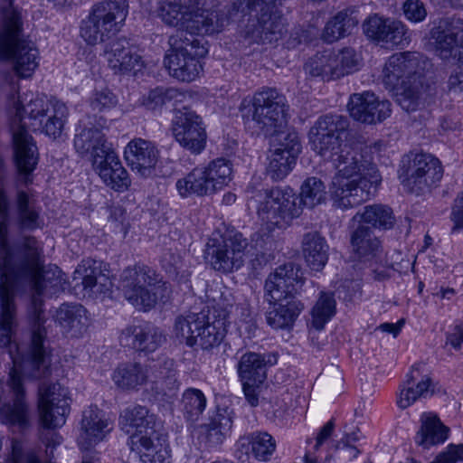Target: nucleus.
<instances>
[{
    "mask_svg": "<svg viewBox=\"0 0 463 463\" xmlns=\"http://www.w3.org/2000/svg\"><path fill=\"white\" fill-rule=\"evenodd\" d=\"M93 169L106 185L117 192L128 190L131 184L128 174L115 151L109 152L101 162L93 165Z\"/></svg>",
    "mask_w": 463,
    "mask_h": 463,
    "instance_id": "nucleus-32",
    "label": "nucleus"
},
{
    "mask_svg": "<svg viewBox=\"0 0 463 463\" xmlns=\"http://www.w3.org/2000/svg\"><path fill=\"white\" fill-rule=\"evenodd\" d=\"M175 189L182 199L212 195L204 171L200 165L192 169L175 182Z\"/></svg>",
    "mask_w": 463,
    "mask_h": 463,
    "instance_id": "nucleus-38",
    "label": "nucleus"
},
{
    "mask_svg": "<svg viewBox=\"0 0 463 463\" xmlns=\"http://www.w3.org/2000/svg\"><path fill=\"white\" fill-rule=\"evenodd\" d=\"M442 176L443 167L437 157L430 154H418L415 156L407 175L400 178L402 185L410 193L420 194L439 183Z\"/></svg>",
    "mask_w": 463,
    "mask_h": 463,
    "instance_id": "nucleus-15",
    "label": "nucleus"
},
{
    "mask_svg": "<svg viewBox=\"0 0 463 463\" xmlns=\"http://www.w3.org/2000/svg\"><path fill=\"white\" fill-rule=\"evenodd\" d=\"M353 250L362 261L381 260L383 248L379 239L365 226H359L351 236Z\"/></svg>",
    "mask_w": 463,
    "mask_h": 463,
    "instance_id": "nucleus-34",
    "label": "nucleus"
},
{
    "mask_svg": "<svg viewBox=\"0 0 463 463\" xmlns=\"http://www.w3.org/2000/svg\"><path fill=\"white\" fill-rule=\"evenodd\" d=\"M124 156L132 170L137 171L141 175H146L150 174L151 169L155 167L157 162L158 150L154 143L137 138L128 144L124 151Z\"/></svg>",
    "mask_w": 463,
    "mask_h": 463,
    "instance_id": "nucleus-28",
    "label": "nucleus"
},
{
    "mask_svg": "<svg viewBox=\"0 0 463 463\" xmlns=\"http://www.w3.org/2000/svg\"><path fill=\"white\" fill-rule=\"evenodd\" d=\"M358 24L356 17L348 10L338 12L329 20L323 32V39L327 43H334L351 33V31Z\"/></svg>",
    "mask_w": 463,
    "mask_h": 463,
    "instance_id": "nucleus-45",
    "label": "nucleus"
},
{
    "mask_svg": "<svg viewBox=\"0 0 463 463\" xmlns=\"http://www.w3.org/2000/svg\"><path fill=\"white\" fill-rule=\"evenodd\" d=\"M197 35L183 38L182 33L169 37L170 49L165 55L164 63L169 74L181 81L194 80L202 65L199 59L204 57L207 49Z\"/></svg>",
    "mask_w": 463,
    "mask_h": 463,
    "instance_id": "nucleus-10",
    "label": "nucleus"
},
{
    "mask_svg": "<svg viewBox=\"0 0 463 463\" xmlns=\"http://www.w3.org/2000/svg\"><path fill=\"white\" fill-rule=\"evenodd\" d=\"M175 141L193 155H200L206 147L207 132L203 118L194 111L177 110L172 121Z\"/></svg>",
    "mask_w": 463,
    "mask_h": 463,
    "instance_id": "nucleus-13",
    "label": "nucleus"
},
{
    "mask_svg": "<svg viewBox=\"0 0 463 463\" xmlns=\"http://www.w3.org/2000/svg\"><path fill=\"white\" fill-rule=\"evenodd\" d=\"M386 32L388 33V37H386L383 43L390 44L392 46H405L411 42V35L408 29L401 21L392 20L390 22V28Z\"/></svg>",
    "mask_w": 463,
    "mask_h": 463,
    "instance_id": "nucleus-52",
    "label": "nucleus"
},
{
    "mask_svg": "<svg viewBox=\"0 0 463 463\" xmlns=\"http://www.w3.org/2000/svg\"><path fill=\"white\" fill-rule=\"evenodd\" d=\"M119 288L124 298L140 311H148L158 302H166L171 295L169 283L163 281L151 268L139 264L122 271Z\"/></svg>",
    "mask_w": 463,
    "mask_h": 463,
    "instance_id": "nucleus-7",
    "label": "nucleus"
},
{
    "mask_svg": "<svg viewBox=\"0 0 463 463\" xmlns=\"http://www.w3.org/2000/svg\"><path fill=\"white\" fill-rule=\"evenodd\" d=\"M53 98L25 93L14 104L15 116L20 123L28 119V124L36 130V127L46 118V113L52 109Z\"/></svg>",
    "mask_w": 463,
    "mask_h": 463,
    "instance_id": "nucleus-31",
    "label": "nucleus"
},
{
    "mask_svg": "<svg viewBox=\"0 0 463 463\" xmlns=\"http://www.w3.org/2000/svg\"><path fill=\"white\" fill-rule=\"evenodd\" d=\"M177 380V370L173 359L165 358L158 364L154 365V371L149 374L152 383H161L166 388H173Z\"/></svg>",
    "mask_w": 463,
    "mask_h": 463,
    "instance_id": "nucleus-49",
    "label": "nucleus"
},
{
    "mask_svg": "<svg viewBox=\"0 0 463 463\" xmlns=\"http://www.w3.org/2000/svg\"><path fill=\"white\" fill-rule=\"evenodd\" d=\"M304 280L301 269L293 263L280 265L265 280L264 290L267 301L297 299Z\"/></svg>",
    "mask_w": 463,
    "mask_h": 463,
    "instance_id": "nucleus-16",
    "label": "nucleus"
},
{
    "mask_svg": "<svg viewBox=\"0 0 463 463\" xmlns=\"http://www.w3.org/2000/svg\"><path fill=\"white\" fill-rule=\"evenodd\" d=\"M114 423L106 412L97 406H90L82 412L78 445L87 450L102 441L113 430Z\"/></svg>",
    "mask_w": 463,
    "mask_h": 463,
    "instance_id": "nucleus-22",
    "label": "nucleus"
},
{
    "mask_svg": "<svg viewBox=\"0 0 463 463\" xmlns=\"http://www.w3.org/2000/svg\"><path fill=\"white\" fill-rule=\"evenodd\" d=\"M442 457H445L449 463H456L458 460H463V445H449L446 451L442 452Z\"/></svg>",
    "mask_w": 463,
    "mask_h": 463,
    "instance_id": "nucleus-61",
    "label": "nucleus"
},
{
    "mask_svg": "<svg viewBox=\"0 0 463 463\" xmlns=\"http://www.w3.org/2000/svg\"><path fill=\"white\" fill-rule=\"evenodd\" d=\"M431 38L435 41L436 52L444 61H454L463 65V28L447 24L431 31Z\"/></svg>",
    "mask_w": 463,
    "mask_h": 463,
    "instance_id": "nucleus-25",
    "label": "nucleus"
},
{
    "mask_svg": "<svg viewBox=\"0 0 463 463\" xmlns=\"http://www.w3.org/2000/svg\"><path fill=\"white\" fill-rule=\"evenodd\" d=\"M0 60L12 61L20 78L31 77L39 65V51L24 37V24L19 10L10 5L3 10L0 27Z\"/></svg>",
    "mask_w": 463,
    "mask_h": 463,
    "instance_id": "nucleus-5",
    "label": "nucleus"
},
{
    "mask_svg": "<svg viewBox=\"0 0 463 463\" xmlns=\"http://www.w3.org/2000/svg\"><path fill=\"white\" fill-rule=\"evenodd\" d=\"M117 102L116 96L108 89L96 90L90 99L92 110L98 112L114 108Z\"/></svg>",
    "mask_w": 463,
    "mask_h": 463,
    "instance_id": "nucleus-54",
    "label": "nucleus"
},
{
    "mask_svg": "<svg viewBox=\"0 0 463 463\" xmlns=\"http://www.w3.org/2000/svg\"><path fill=\"white\" fill-rule=\"evenodd\" d=\"M248 205L256 208L259 218L272 227L284 228L300 216L302 205L314 208L318 203V180L307 177L300 187V200L290 186L264 188L252 179L245 189Z\"/></svg>",
    "mask_w": 463,
    "mask_h": 463,
    "instance_id": "nucleus-2",
    "label": "nucleus"
},
{
    "mask_svg": "<svg viewBox=\"0 0 463 463\" xmlns=\"http://www.w3.org/2000/svg\"><path fill=\"white\" fill-rule=\"evenodd\" d=\"M301 151V144L296 132H288L279 140L278 147L269 156L267 175L274 182L283 180L294 168Z\"/></svg>",
    "mask_w": 463,
    "mask_h": 463,
    "instance_id": "nucleus-20",
    "label": "nucleus"
},
{
    "mask_svg": "<svg viewBox=\"0 0 463 463\" xmlns=\"http://www.w3.org/2000/svg\"><path fill=\"white\" fill-rule=\"evenodd\" d=\"M268 302L270 307L266 313V320L274 329L291 328L303 309V305L298 299Z\"/></svg>",
    "mask_w": 463,
    "mask_h": 463,
    "instance_id": "nucleus-33",
    "label": "nucleus"
},
{
    "mask_svg": "<svg viewBox=\"0 0 463 463\" xmlns=\"http://www.w3.org/2000/svg\"><path fill=\"white\" fill-rule=\"evenodd\" d=\"M392 20L383 19L378 15L370 16L363 24L365 35L376 42L383 43L388 33L386 31L390 28V22Z\"/></svg>",
    "mask_w": 463,
    "mask_h": 463,
    "instance_id": "nucleus-50",
    "label": "nucleus"
},
{
    "mask_svg": "<svg viewBox=\"0 0 463 463\" xmlns=\"http://www.w3.org/2000/svg\"><path fill=\"white\" fill-rule=\"evenodd\" d=\"M229 312L217 306H207L200 312L178 316L174 324V335L188 347L213 351L220 346L227 334Z\"/></svg>",
    "mask_w": 463,
    "mask_h": 463,
    "instance_id": "nucleus-3",
    "label": "nucleus"
},
{
    "mask_svg": "<svg viewBox=\"0 0 463 463\" xmlns=\"http://www.w3.org/2000/svg\"><path fill=\"white\" fill-rule=\"evenodd\" d=\"M418 368L413 366L410 373L407 374L406 382L402 385L398 397V406L406 409L417 401L420 397H426L430 391L431 381L428 376H424L419 383L415 384L418 375H415Z\"/></svg>",
    "mask_w": 463,
    "mask_h": 463,
    "instance_id": "nucleus-40",
    "label": "nucleus"
},
{
    "mask_svg": "<svg viewBox=\"0 0 463 463\" xmlns=\"http://www.w3.org/2000/svg\"><path fill=\"white\" fill-rule=\"evenodd\" d=\"M213 194L227 186L232 180V164L230 160L218 157L205 165H200Z\"/></svg>",
    "mask_w": 463,
    "mask_h": 463,
    "instance_id": "nucleus-43",
    "label": "nucleus"
},
{
    "mask_svg": "<svg viewBox=\"0 0 463 463\" xmlns=\"http://www.w3.org/2000/svg\"><path fill=\"white\" fill-rule=\"evenodd\" d=\"M115 385L124 391L137 390L149 380L148 369L137 363L119 364L111 375Z\"/></svg>",
    "mask_w": 463,
    "mask_h": 463,
    "instance_id": "nucleus-36",
    "label": "nucleus"
},
{
    "mask_svg": "<svg viewBox=\"0 0 463 463\" xmlns=\"http://www.w3.org/2000/svg\"><path fill=\"white\" fill-rule=\"evenodd\" d=\"M318 232H308L302 241V251L306 262L312 270H318Z\"/></svg>",
    "mask_w": 463,
    "mask_h": 463,
    "instance_id": "nucleus-51",
    "label": "nucleus"
},
{
    "mask_svg": "<svg viewBox=\"0 0 463 463\" xmlns=\"http://www.w3.org/2000/svg\"><path fill=\"white\" fill-rule=\"evenodd\" d=\"M228 409H218L209 418V422L204 424L206 439L210 447L222 444L230 435L232 427V415Z\"/></svg>",
    "mask_w": 463,
    "mask_h": 463,
    "instance_id": "nucleus-42",
    "label": "nucleus"
},
{
    "mask_svg": "<svg viewBox=\"0 0 463 463\" xmlns=\"http://www.w3.org/2000/svg\"><path fill=\"white\" fill-rule=\"evenodd\" d=\"M246 454H251L259 461H269L276 450V439L267 431L254 430L243 435L238 441Z\"/></svg>",
    "mask_w": 463,
    "mask_h": 463,
    "instance_id": "nucleus-35",
    "label": "nucleus"
},
{
    "mask_svg": "<svg viewBox=\"0 0 463 463\" xmlns=\"http://www.w3.org/2000/svg\"><path fill=\"white\" fill-rule=\"evenodd\" d=\"M131 450L139 456V463H170V447L165 431L148 438L134 437Z\"/></svg>",
    "mask_w": 463,
    "mask_h": 463,
    "instance_id": "nucleus-27",
    "label": "nucleus"
},
{
    "mask_svg": "<svg viewBox=\"0 0 463 463\" xmlns=\"http://www.w3.org/2000/svg\"><path fill=\"white\" fill-rule=\"evenodd\" d=\"M295 34L297 35L296 39H298V43H310L317 34V28L315 24H312L307 30L301 29V34H299L298 32H296Z\"/></svg>",
    "mask_w": 463,
    "mask_h": 463,
    "instance_id": "nucleus-64",
    "label": "nucleus"
},
{
    "mask_svg": "<svg viewBox=\"0 0 463 463\" xmlns=\"http://www.w3.org/2000/svg\"><path fill=\"white\" fill-rule=\"evenodd\" d=\"M104 57L115 74H137L145 67L143 57L137 46L125 37L118 38L105 45Z\"/></svg>",
    "mask_w": 463,
    "mask_h": 463,
    "instance_id": "nucleus-17",
    "label": "nucleus"
},
{
    "mask_svg": "<svg viewBox=\"0 0 463 463\" xmlns=\"http://www.w3.org/2000/svg\"><path fill=\"white\" fill-rule=\"evenodd\" d=\"M420 429L415 437V441L419 446L430 449L446 441L449 430L442 424L437 416L424 413L420 418Z\"/></svg>",
    "mask_w": 463,
    "mask_h": 463,
    "instance_id": "nucleus-37",
    "label": "nucleus"
},
{
    "mask_svg": "<svg viewBox=\"0 0 463 463\" xmlns=\"http://www.w3.org/2000/svg\"><path fill=\"white\" fill-rule=\"evenodd\" d=\"M276 0H234L232 11L242 14L259 10V14L248 20L244 38L250 43H272L287 33L286 19L275 5Z\"/></svg>",
    "mask_w": 463,
    "mask_h": 463,
    "instance_id": "nucleus-8",
    "label": "nucleus"
},
{
    "mask_svg": "<svg viewBox=\"0 0 463 463\" xmlns=\"http://www.w3.org/2000/svg\"><path fill=\"white\" fill-rule=\"evenodd\" d=\"M263 383H241L247 402L252 407L259 405V389Z\"/></svg>",
    "mask_w": 463,
    "mask_h": 463,
    "instance_id": "nucleus-60",
    "label": "nucleus"
},
{
    "mask_svg": "<svg viewBox=\"0 0 463 463\" xmlns=\"http://www.w3.org/2000/svg\"><path fill=\"white\" fill-rule=\"evenodd\" d=\"M4 463H43L33 450H24L22 441L12 440V450Z\"/></svg>",
    "mask_w": 463,
    "mask_h": 463,
    "instance_id": "nucleus-53",
    "label": "nucleus"
},
{
    "mask_svg": "<svg viewBox=\"0 0 463 463\" xmlns=\"http://www.w3.org/2000/svg\"><path fill=\"white\" fill-rule=\"evenodd\" d=\"M75 274L81 277L83 288L90 293H106L110 288L109 279L101 273L95 260H82Z\"/></svg>",
    "mask_w": 463,
    "mask_h": 463,
    "instance_id": "nucleus-39",
    "label": "nucleus"
},
{
    "mask_svg": "<svg viewBox=\"0 0 463 463\" xmlns=\"http://www.w3.org/2000/svg\"><path fill=\"white\" fill-rule=\"evenodd\" d=\"M125 0H105L94 5L81 21L80 35L90 45L105 42L118 33L128 16Z\"/></svg>",
    "mask_w": 463,
    "mask_h": 463,
    "instance_id": "nucleus-9",
    "label": "nucleus"
},
{
    "mask_svg": "<svg viewBox=\"0 0 463 463\" xmlns=\"http://www.w3.org/2000/svg\"><path fill=\"white\" fill-rule=\"evenodd\" d=\"M447 343L455 349L461 346L463 344V323L454 327L453 331L447 336Z\"/></svg>",
    "mask_w": 463,
    "mask_h": 463,
    "instance_id": "nucleus-62",
    "label": "nucleus"
},
{
    "mask_svg": "<svg viewBox=\"0 0 463 463\" xmlns=\"http://www.w3.org/2000/svg\"><path fill=\"white\" fill-rule=\"evenodd\" d=\"M449 220L452 222L449 232L451 235L463 231V191L458 193L453 201Z\"/></svg>",
    "mask_w": 463,
    "mask_h": 463,
    "instance_id": "nucleus-56",
    "label": "nucleus"
},
{
    "mask_svg": "<svg viewBox=\"0 0 463 463\" xmlns=\"http://www.w3.org/2000/svg\"><path fill=\"white\" fill-rule=\"evenodd\" d=\"M69 109L64 102L56 98L52 99V109L46 113V118L36 127L47 137L56 139L60 137L68 122Z\"/></svg>",
    "mask_w": 463,
    "mask_h": 463,
    "instance_id": "nucleus-41",
    "label": "nucleus"
},
{
    "mask_svg": "<svg viewBox=\"0 0 463 463\" xmlns=\"http://www.w3.org/2000/svg\"><path fill=\"white\" fill-rule=\"evenodd\" d=\"M355 222H365L379 229H390L394 223L392 209L386 205L365 206L363 213H357L352 219Z\"/></svg>",
    "mask_w": 463,
    "mask_h": 463,
    "instance_id": "nucleus-47",
    "label": "nucleus"
},
{
    "mask_svg": "<svg viewBox=\"0 0 463 463\" xmlns=\"http://www.w3.org/2000/svg\"><path fill=\"white\" fill-rule=\"evenodd\" d=\"M207 399L203 392L196 388L186 389L182 396V410L184 417L195 421L206 408Z\"/></svg>",
    "mask_w": 463,
    "mask_h": 463,
    "instance_id": "nucleus-48",
    "label": "nucleus"
},
{
    "mask_svg": "<svg viewBox=\"0 0 463 463\" xmlns=\"http://www.w3.org/2000/svg\"><path fill=\"white\" fill-rule=\"evenodd\" d=\"M336 313V301L331 292L320 293V330Z\"/></svg>",
    "mask_w": 463,
    "mask_h": 463,
    "instance_id": "nucleus-58",
    "label": "nucleus"
},
{
    "mask_svg": "<svg viewBox=\"0 0 463 463\" xmlns=\"http://www.w3.org/2000/svg\"><path fill=\"white\" fill-rule=\"evenodd\" d=\"M14 210L16 224L21 230L34 231L43 227L42 207L30 191L16 192Z\"/></svg>",
    "mask_w": 463,
    "mask_h": 463,
    "instance_id": "nucleus-29",
    "label": "nucleus"
},
{
    "mask_svg": "<svg viewBox=\"0 0 463 463\" xmlns=\"http://www.w3.org/2000/svg\"><path fill=\"white\" fill-rule=\"evenodd\" d=\"M402 11L405 18L411 23H420L427 16L425 5L420 0H406Z\"/></svg>",
    "mask_w": 463,
    "mask_h": 463,
    "instance_id": "nucleus-55",
    "label": "nucleus"
},
{
    "mask_svg": "<svg viewBox=\"0 0 463 463\" xmlns=\"http://www.w3.org/2000/svg\"><path fill=\"white\" fill-rule=\"evenodd\" d=\"M335 427V418H331L321 429H320V449L330 452L331 450H337L341 447V440H335L334 430Z\"/></svg>",
    "mask_w": 463,
    "mask_h": 463,
    "instance_id": "nucleus-57",
    "label": "nucleus"
},
{
    "mask_svg": "<svg viewBox=\"0 0 463 463\" xmlns=\"http://www.w3.org/2000/svg\"><path fill=\"white\" fill-rule=\"evenodd\" d=\"M248 246V239L241 232H229L221 240L208 241L204 257L214 270L232 273L244 265Z\"/></svg>",
    "mask_w": 463,
    "mask_h": 463,
    "instance_id": "nucleus-12",
    "label": "nucleus"
},
{
    "mask_svg": "<svg viewBox=\"0 0 463 463\" xmlns=\"http://www.w3.org/2000/svg\"><path fill=\"white\" fill-rule=\"evenodd\" d=\"M357 439L358 438L354 433L346 435L345 438L341 439L340 448L346 449L349 452V457L351 458H356L360 453L359 449L353 445V443L355 442Z\"/></svg>",
    "mask_w": 463,
    "mask_h": 463,
    "instance_id": "nucleus-63",
    "label": "nucleus"
},
{
    "mask_svg": "<svg viewBox=\"0 0 463 463\" xmlns=\"http://www.w3.org/2000/svg\"><path fill=\"white\" fill-rule=\"evenodd\" d=\"M68 390L59 383H42L39 386L38 409L44 428L63 426L70 412Z\"/></svg>",
    "mask_w": 463,
    "mask_h": 463,
    "instance_id": "nucleus-14",
    "label": "nucleus"
},
{
    "mask_svg": "<svg viewBox=\"0 0 463 463\" xmlns=\"http://www.w3.org/2000/svg\"><path fill=\"white\" fill-rule=\"evenodd\" d=\"M448 89L450 92H463V69L460 66L455 68L448 80Z\"/></svg>",
    "mask_w": 463,
    "mask_h": 463,
    "instance_id": "nucleus-59",
    "label": "nucleus"
},
{
    "mask_svg": "<svg viewBox=\"0 0 463 463\" xmlns=\"http://www.w3.org/2000/svg\"><path fill=\"white\" fill-rule=\"evenodd\" d=\"M250 104L251 108L243 117L250 118L261 130L277 132L287 124V99L276 88H260L253 94Z\"/></svg>",
    "mask_w": 463,
    "mask_h": 463,
    "instance_id": "nucleus-11",
    "label": "nucleus"
},
{
    "mask_svg": "<svg viewBox=\"0 0 463 463\" xmlns=\"http://www.w3.org/2000/svg\"><path fill=\"white\" fill-rule=\"evenodd\" d=\"M184 97V93L176 88L158 86L143 95L141 104L147 110L160 112L171 102H181Z\"/></svg>",
    "mask_w": 463,
    "mask_h": 463,
    "instance_id": "nucleus-46",
    "label": "nucleus"
},
{
    "mask_svg": "<svg viewBox=\"0 0 463 463\" xmlns=\"http://www.w3.org/2000/svg\"><path fill=\"white\" fill-rule=\"evenodd\" d=\"M56 320L66 332L80 333L87 323V310L78 303H64L56 311Z\"/></svg>",
    "mask_w": 463,
    "mask_h": 463,
    "instance_id": "nucleus-44",
    "label": "nucleus"
},
{
    "mask_svg": "<svg viewBox=\"0 0 463 463\" xmlns=\"http://www.w3.org/2000/svg\"><path fill=\"white\" fill-rule=\"evenodd\" d=\"M428 61L418 52H399L392 54L383 71V81L392 92L396 102L406 111L416 110L419 104L420 71Z\"/></svg>",
    "mask_w": 463,
    "mask_h": 463,
    "instance_id": "nucleus-4",
    "label": "nucleus"
},
{
    "mask_svg": "<svg viewBox=\"0 0 463 463\" xmlns=\"http://www.w3.org/2000/svg\"><path fill=\"white\" fill-rule=\"evenodd\" d=\"M120 341L138 352L148 354L156 351L165 342V335L152 323L143 322L125 328L121 332Z\"/></svg>",
    "mask_w": 463,
    "mask_h": 463,
    "instance_id": "nucleus-23",
    "label": "nucleus"
},
{
    "mask_svg": "<svg viewBox=\"0 0 463 463\" xmlns=\"http://www.w3.org/2000/svg\"><path fill=\"white\" fill-rule=\"evenodd\" d=\"M277 363L275 354H262L254 352L243 354L237 364V373L241 383H264L267 378V364Z\"/></svg>",
    "mask_w": 463,
    "mask_h": 463,
    "instance_id": "nucleus-30",
    "label": "nucleus"
},
{
    "mask_svg": "<svg viewBox=\"0 0 463 463\" xmlns=\"http://www.w3.org/2000/svg\"><path fill=\"white\" fill-rule=\"evenodd\" d=\"M361 64L362 56L354 48L324 49L320 55V79L327 81L340 79L358 71Z\"/></svg>",
    "mask_w": 463,
    "mask_h": 463,
    "instance_id": "nucleus-19",
    "label": "nucleus"
},
{
    "mask_svg": "<svg viewBox=\"0 0 463 463\" xmlns=\"http://www.w3.org/2000/svg\"><path fill=\"white\" fill-rule=\"evenodd\" d=\"M391 106L389 100H380L370 91L353 94L347 105L350 116L366 124H376L389 118Z\"/></svg>",
    "mask_w": 463,
    "mask_h": 463,
    "instance_id": "nucleus-21",
    "label": "nucleus"
},
{
    "mask_svg": "<svg viewBox=\"0 0 463 463\" xmlns=\"http://www.w3.org/2000/svg\"><path fill=\"white\" fill-rule=\"evenodd\" d=\"M73 145L81 157H88L92 166L114 150L108 145L103 132L95 127L82 128L74 136Z\"/></svg>",
    "mask_w": 463,
    "mask_h": 463,
    "instance_id": "nucleus-26",
    "label": "nucleus"
},
{
    "mask_svg": "<svg viewBox=\"0 0 463 463\" xmlns=\"http://www.w3.org/2000/svg\"><path fill=\"white\" fill-rule=\"evenodd\" d=\"M346 128L347 120L338 115H326L320 119V157L331 160L337 169L333 193L343 209L368 201L381 181L375 168L364 159L360 147L340 143Z\"/></svg>",
    "mask_w": 463,
    "mask_h": 463,
    "instance_id": "nucleus-1",
    "label": "nucleus"
},
{
    "mask_svg": "<svg viewBox=\"0 0 463 463\" xmlns=\"http://www.w3.org/2000/svg\"><path fill=\"white\" fill-rule=\"evenodd\" d=\"M162 21L177 28L183 38L210 35L221 32L229 18L218 11L200 7L198 0H181L180 3L163 2L158 9Z\"/></svg>",
    "mask_w": 463,
    "mask_h": 463,
    "instance_id": "nucleus-6",
    "label": "nucleus"
},
{
    "mask_svg": "<svg viewBox=\"0 0 463 463\" xmlns=\"http://www.w3.org/2000/svg\"><path fill=\"white\" fill-rule=\"evenodd\" d=\"M118 423L124 432L130 434L129 446L136 436L148 438L165 431L163 422L150 413L146 407L141 405H133L123 410Z\"/></svg>",
    "mask_w": 463,
    "mask_h": 463,
    "instance_id": "nucleus-18",
    "label": "nucleus"
},
{
    "mask_svg": "<svg viewBox=\"0 0 463 463\" xmlns=\"http://www.w3.org/2000/svg\"><path fill=\"white\" fill-rule=\"evenodd\" d=\"M13 142L14 147V160L17 170L23 175L25 184L32 183L30 175L38 164L37 146L24 126L21 125L14 130Z\"/></svg>",
    "mask_w": 463,
    "mask_h": 463,
    "instance_id": "nucleus-24",
    "label": "nucleus"
}]
</instances>
